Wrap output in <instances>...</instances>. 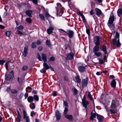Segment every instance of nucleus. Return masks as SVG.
Wrapping results in <instances>:
<instances>
[{"instance_id":"473e14b6","label":"nucleus","mask_w":122,"mask_h":122,"mask_svg":"<svg viewBox=\"0 0 122 122\" xmlns=\"http://www.w3.org/2000/svg\"><path fill=\"white\" fill-rule=\"evenodd\" d=\"M11 77H5V82L7 83H8L11 79Z\"/></svg>"},{"instance_id":"39448f33","label":"nucleus","mask_w":122,"mask_h":122,"mask_svg":"<svg viewBox=\"0 0 122 122\" xmlns=\"http://www.w3.org/2000/svg\"><path fill=\"white\" fill-rule=\"evenodd\" d=\"M23 113L24 115V118L25 119V122H30L29 117L27 116L26 111L24 110L23 111Z\"/></svg>"},{"instance_id":"f3484780","label":"nucleus","mask_w":122,"mask_h":122,"mask_svg":"<svg viewBox=\"0 0 122 122\" xmlns=\"http://www.w3.org/2000/svg\"><path fill=\"white\" fill-rule=\"evenodd\" d=\"M65 117L70 121H72L73 119V116L71 115H65Z\"/></svg>"},{"instance_id":"cd10ccee","label":"nucleus","mask_w":122,"mask_h":122,"mask_svg":"<svg viewBox=\"0 0 122 122\" xmlns=\"http://www.w3.org/2000/svg\"><path fill=\"white\" fill-rule=\"evenodd\" d=\"M11 33V31H8L6 32L5 33L6 36L9 37Z\"/></svg>"},{"instance_id":"c03bdc74","label":"nucleus","mask_w":122,"mask_h":122,"mask_svg":"<svg viewBox=\"0 0 122 122\" xmlns=\"http://www.w3.org/2000/svg\"><path fill=\"white\" fill-rule=\"evenodd\" d=\"M36 115V113L34 111H32L31 112L30 116L31 117H34Z\"/></svg>"},{"instance_id":"13d9d810","label":"nucleus","mask_w":122,"mask_h":122,"mask_svg":"<svg viewBox=\"0 0 122 122\" xmlns=\"http://www.w3.org/2000/svg\"><path fill=\"white\" fill-rule=\"evenodd\" d=\"M99 62L101 64H103L104 63V62L103 61V60L100 59H98Z\"/></svg>"},{"instance_id":"bb28decb","label":"nucleus","mask_w":122,"mask_h":122,"mask_svg":"<svg viewBox=\"0 0 122 122\" xmlns=\"http://www.w3.org/2000/svg\"><path fill=\"white\" fill-rule=\"evenodd\" d=\"M43 65L44 68L46 70H47L49 68V67L48 65V64L45 63H44L43 64Z\"/></svg>"},{"instance_id":"0e129e2a","label":"nucleus","mask_w":122,"mask_h":122,"mask_svg":"<svg viewBox=\"0 0 122 122\" xmlns=\"http://www.w3.org/2000/svg\"><path fill=\"white\" fill-rule=\"evenodd\" d=\"M110 112L112 113L113 114H114V113H115L116 112L114 110V109H111L110 110Z\"/></svg>"},{"instance_id":"e2e57ef3","label":"nucleus","mask_w":122,"mask_h":122,"mask_svg":"<svg viewBox=\"0 0 122 122\" xmlns=\"http://www.w3.org/2000/svg\"><path fill=\"white\" fill-rule=\"evenodd\" d=\"M53 95L54 97H55L57 95V92H52Z\"/></svg>"},{"instance_id":"4d7b16f0","label":"nucleus","mask_w":122,"mask_h":122,"mask_svg":"<svg viewBox=\"0 0 122 122\" xmlns=\"http://www.w3.org/2000/svg\"><path fill=\"white\" fill-rule=\"evenodd\" d=\"M21 116H18L17 117V121L18 122H20L21 120L20 119L21 118Z\"/></svg>"},{"instance_id":"f704fd0d","label":"nucleus","mask_w":122,"mask_h":122,"mask_svg":"<svg viewBox=\"0 0 122 122\" xmlns=\"http://www.w3.org/2000/svg\"><path fill=\"white\" fill-rule=\"evenodd\" d=\"M59 30L60 32L62 34H65V33H66V32L62 29H59Z\"/></svg>"},{"instance_id":"4468645a","label":"nucleus","mask_w":122,"mask_h":122,"mask_svg":"<svg viewBox=\"0 0 122 122\" xmlns=\"http://www.w3.org/2000/svg\"><path fill=\"white\" fill-rule=\"evenodd\" d=\"M51 27H50L47 30V33L48 34H50L52 32V31L54 30V28L51 25Z\"/></svg>"},{"instance_id":"5fc2aeb1","label":"nucleus","mask_w":122,"mask_h":122,"mask_svg":"<svg viewBox=\"0 0 122 122\" xmlns=\"http://www.w3.org/2000/svg\"><path fill=\"white\" fill-rule=\"evenodd\" d=\"M8 62H7L5 64V68L6 70H8Z\"/></svg>"},{"instance_id":"a19ab883","label":"nucleus","mask_w":122,"mask_h":122,"mask_svg":"<svg viewBox=\"0 0 122 122\" xmlns=\"http://www.w3.org/2000/svg\"><path fill=\"white\" fill-rule=\"evenodd\" d=\"M39 16L40 18L44 21H45V17L43 15L41 14L39 15Z\"/></svg>"},{"instance_id":"4c0bfd02","label":"nucleus","mask_w":122,"mask_h":122,"mask_svg":"<svg viewBox=\"0 0 122 122\" xmlns=\"http://www.w3.org/2000/svg\"><path fill=\"white\" fill-rule=\"evenodd\" d=\"M26 21L29 23H30L31 21V19L30 18H26Z\"/></svg>"},{"instance_id":"20e7f679","label":"nucleus","mask_w":122,"mask_h":122,"mask_svg":"<svg viewBox=\"0 0 122 122\" xmlns=\"http://www.w3.org/2000/svg\"><path fill=\"white\" fill-rule=\"evenodd\" d=\"M112 43L114 46H116L117 47H120L121 45L119 38L117 39L114 38L112 40Z\"/></svg>"},{"instance_id":"0eeeda50","label":"nucleus","mask_w":122,"mask_h":122,"mask_svg":"<svg viewBox=\"0 0 122 122\" xmlns=\"http://www.w3.org/2000/svg\"><path fill=\"white\" fill-rule=\"evenodd\" d=\"M100 37L98 36H96L94 37V42L96 45H99L100 44Z\"/></svg>"},{"instance_id":"a18cd8bd","label":"nucleus","mask_w":122,"mask_h":122,"mask_svg":"<svg viewBox=\"0 0 122 122\" xmlns=\"http://www.w3.org/2000/svg\"><path fill=\"white\" fill-rule=\"evenodd\" d=\"M107 72V71H103L102 72H101V75L102 76L103 75V73L104 74H106Z\"/></svg>"},{"instance_id":"8fccbe9b","label":"nucleus","mask_w":122,"mask_h":122,"mask_svg":"<svg viewBox=\"0 0 122 122\" xmlns=\"http://www.w3.org/2000/svg\"><path fill=\"white\" fill-rule=\"evenodd\" d=\"M55 58L53 57H51L49 61L50 62L54 60Z\"/></svg>"},{"instance_id":"58836bf2","label":"nucleus","mask_w":122,"mask_h":122,"mask_svg":"<svg viewBox=\"0 0 122 122\" xmlns=\"http://www.w3.org/2000/svg\"><path fill=\"white\" fill-rule=\"evenodd\" d=\"M63 105L66 106V107L67 108L68 107V104L66 101H63Z\"/></svg>"},{"instance_id":"5701e85b","label":"nucleus","mask_w":122,"mask_h":122,"mask_svg":"<svg viewBox=\"0 0 122 122\" xmlns=\"http://www.w3.org/2000/svg\"><path fill=\"white\" fill-rule=\"evenodd\" d=\"M34 100V99L32 96H29L27 98V100L30 103L32 102Z\"/></svg>"},{"instance_id":"680f3d73","label":"nucleus","mask_w":122,"mask_h":122,"mask_svg":"<svg viewBox=\"0 0 122 122\" xmlns=\"http://www.w3.org/2000/svg\"><path fill=\"white\" fill-rule=\"evenodd\" d=\"M41 41L39 40H38L37 41V44L39 45L41 44Z\"/></svg>"},{"instance_id":"bf43d9fd","label":"nucleus","mask_w":122,"mask_h":122,"mask_svg":"<svg viewBox=\"0 0 122 122\" xmlns=\"http://www.w3.org/2000/svg\"><path fill=\"white\" fill-rule=\"evenodd\" d=\"M31 1L33 3L35 4H37L38 3L37 0H31Z\"/></svg>"},{"instance_id":"9b49d317","label":"nucleus","mask_w":122,"mask_h":122,"mask_svg":"<svg viewBox=\"0 0 122 122\" xmlns=\"http://www.w3.org/2000/svg\"><path fill=\"white\" fill-rule=\"evenodd\" d=\"M66 33L68 34L70 38H71L73 36L74 33L72 30H68L66 32Z\"/></svg>"},{"instance_id":"09e8293b","label":"nucleus","mask_w":122,"mask_h":122,"mask_svg":"<svg viewBox=\"0 0 122 122\" xmlns=\"http://www.w3.org/2000/svg\"><path fill=\"white\" fill-rule=\"evenodd\" d=\"M37 57L39 60L41 61H42V59H41L40 56L38 53L37 56Z\"/></svg>"},{"instance_id":"a878e982","label":"nucleus","mask_w":122,"mask_h":122,"mask_svg":"<svg viewBox=\"0 0 122 122\" xmlns=\"http://www.w3.org/2000/svg\"><path fill=\"white\" fill-rule=\"evenodd\" d=\"M75 79L77 82L79 84L81 83V80L79 77H75Z\"/></svg>"},{"instance_id":"6e6d98bb","label":"nucleus","mask_w":122,"mask_h":122,"mask_svg":"<svg viewBox=\"0 0 122 122\" xmlns=\"http://www.w3.org/2000/svg\"><path fill=\"white\" fill-rule=\"evenodd\" d=\"M45 16L46 17L48 18L50 16V15L48 12H46L45 14Z\"/></svg>"},{"instance_id":"3c124183","label":"nucleus","mask_w":122,"mask_h":122,"mask_svg":"<svg viewBox=\"0 0 122 122\" xmlns=\"http://www.w3.org/2000/svg\"><path fill=\"white\" fill-rule=\"evenodd\" d=\"M86 32L87 34L88 35H90V30L89 29H87L86 30Z\"/></svg>"},{"instance_id":"9d476101","label":"nucleus","mask_w":122,"mask_h":122,"mask_svg":"<svg viewBox=\"0 0 122 122\" xmlns=\"http://www.w3.org/2000/svg\"><path fill=\"white\" fill-rule=\"evenodd\" d=\"M95 113H94L92 112L91 113V117L90 119L91 121H93L94 118H95L96 117V116L98 114L95 112L94 111Z\"/></svg>"},{"instance_id":"864d4df0","label":"nucleus","mask_w":122,"mask_h":122,"mask_svg":"<svg viewBox=\"0 0 122 122\" xmlns=\"http://www.w3.org/2000/svg\"><path fill=\"white\" fill-rule=\"evenodd\" d=\"M5 62V61L4 60H0V65H2Z\"/></svg>"},{"instance_id":"aec40b11","label":"nucleus","mask_w":122,"mask_h":122,"mask_svg":"<svg viewBox=\"0 0 122 122\" xmlns=\"http://www.w3.org/2000/svg\"><path fill=\"white\" fill-rule=\"evenodd\" d=\"M82 103L83 107L85 108H86L87 107V106L89 104L88 102L87 101H85V102H82Z\"/></svg>"},{"instance_id":"423d86ee","label":"nucleus","mask_w":122,"mask_h":122,"mask_svg":"<svg viewBox=\"0 0 122 122\" xmlns=\"http://www.w3.org/2000/svg\"><path fill=\"white\" fill-rule=\"evenodd\" d=\"M74 54L71 52L70 53H68L67 55V57L66 60L67 61H69L71 59H73Z\"/></svg>"},{"instance_id":"e433bc0d","label":"nucleus","mask_w":122,"mask_h":122,"mask_svg":"<svg viewBox=\"0 0 122 122\" xmlns=\"http://www.w3.org/2000/svg\"><path fill=\"white\" fill-rule=\"evenodd\" d=\"M16 28L18 30H22L24 29V27L22 25H20L17 27Z\"/></svg>"},{"instance_id":"a211bd4d","label":"nucleus","mask_w":122,"mask_h":122,"mask_svg":"<svg viewBox=\"0 0 122 122\" xmlns=\"http://www.w3.org/2000/svg\"><path fill=\"white\" fill-rule=\"evenodd\" d=\"M32 11L29 10H26L25 12V14L30 17H31L32 16Z\"/></svg>"},{"instance_id":"412c9836","label":"nucleus","mask_w":122,"mask_h":122,"mask_svg":"<svg viewBox=\"0 0 122 122\" xmlns=\"http://www.w3.org/2000/svg\"><path fill=\"white\" fill-rule=\"evenodd\" d=\"M41 56L44 62H46L47 61L46 56V55L44 54H42Z\"/></svg>"},{"instance_id":"052dcab7","label":"nucleus","mask_w":122,"mask_h":122,"mask_svg":"<svg viewBox=\"0 0 122 122\" xmlns=\"http://www.w3.org/2000/svg\"><path fill=\"white\" fill-rule=\"evenodd\" d=\"M11 88L10 87H8L6 89V91L7 92H9L10 91Z\"/></svg>"},{"instance_id":"7ed1b4c3","label":"nucleus","mask_w":122,"mask_h":122,"mask_svg":"<svg viewBox=\"0 0 122 122\" xmlns=\"http://www.w3.org/2000/svg\"><path fill=\"white\" fill-rule=\"evenodd\" d=\"M98 45H96L95 46L93 49V51L94 54L97 56L99 57L101 55V53L100 52H97L99 50V47Z\"/></svg>"},{"instance_id":"c756f323","label":"nucleus","mask_w":122,"mask_h":122,"mask_svg":"<svg viewBox=\"0 0 122 122\" xmlns=\"http://www.w3.org/2000/svg\"><path fill=\"white\" fill-rule=\"evenodd\" d=\"M10 92H11L13 94H15L17 93V90L15 89H12L11 90Z\"/></svg>"},{"instance_id":"6ab92c4d","label":"nucleus","mask_w":122,"mask_h":122,"mask_svg":"<svg viewBox=\"0 0 122 122\" xmlns=\"http://www.w3.org/2000/svg\"><path fill=\"white\" fill-rule=\"evenodd\" d=\"M116 107V103L114 100H112L111 106V108H114Z\"/></svg>"},{"instance_id":"6e6552de","label":"nucleus","mask_w":122,"mask_h":122,"mask_svg":"<svg viewBox=\"0 0 122 122\" xmlns=\"http://www.w3.org/2000/svg\"><path fill=\"white\" fill-rule=\"evenodd\" d=\"M88 79L87 77L85 79H83L82 80V84L83 87H86L87 85L88 82Z\"/></svg>"},{"instance_id":"ea45409f","label":"nucleus","mask_w":122,"mask_h":122,"mask_svg":"<svg viewBox=\"0 0 122 122\" xmlns=\"http://www.w3.org/2000/svg\"><path fill=\"white\" fill-rule=\"evenodd\" d=\"M34 99L35 100L38 101L39 100V98L37 95H35L34 96Z\"/></svg>"},{"instance_id":"dca6fc26","label":"nucleus","mask_w":122,"mask_h":122,"mask_svg":"<svg viewBox=\"0 0 122 122\" xmlns=\"http://www.w3.org/2000/svg\"><path fill=\"white\" fill-rule=\"evenodd\" d=\"M116 82L115 80H112L111 83V86L113 88H115L116 87Z\"/></svg>"},{"instance_id":"f03ea898","label":"nucleus","mask_w":122,"mask_h":122,"mask_svg":"<svg viewBox=\"0 0 122 122\" xmlns=\"http://www.w3.org/2000/svg\"><path fill=\"white\" fill-rule=\"evenodd\" d=\"M57 7H56V9L57 12V14L59 16L62 15V14L63 13V11L62 10H61V13H59V10L60 9H61L62 8L61 5L60 3H57Z\"/></svg>"},{"instance_id":"f257e3e1","label":"nucleus","mask_w":122,"mask_h":122,"mask_svg":"<svg viewBox=\"0 0 122 122\" xmlns=\"http://www.w3.org/2000/svg\"><path fill=\"white\" fill-rule=\"evenodd\" d=\"M114 20V16L112 13H111L107 24L111 30L113 32V35H114L115 31H114V25L113 24Z\"/></svg>"},{"instance_id":"7c9ffc66","label":"nucleus","mask_w":122,"mask_h":122,"mask_svg":"<svg viewBox=\"0 0 122 122\" xmlns=\"http://www.w3.org/2000/svg\"><path fill=\"white\" fill-rule=\"evenodd\" d=\"M37 46L36 43L35 42H33L32 43L31 47L33 48H36Z\"/></svg>"},{"instance_id":"338daca9","label":"nucleus","mask_w":122,"mask_h":122,"mask_svg":"<svg viewBox=\"0 0 122 122\" xmlns=\"http://www.w3.org/2000/svg\"><path fill=\"white\" fill-rule=\"evenodd\" d=\"M25 99H26L28 97V94L27 93H26L25 94Z\"/></svg>"},{"instance_id":"79ce46f5","label":"nucleus","mask_w":122,"mask_h":122,"mask_svg":"<svg viewBox=\"0 0 122 122\" xmlns=\"http://www.w3.org/2000/svg\"><path fill=\"white\" fill-rule=\"evenodd\" d=\"M119 33L117 32H116V34L115 35V38H116L118 39V38H119Z\"/></svg>"},{"instance_id":"2f4dec72","label":"nucleus","mask_w":122,"mask_h":122,"mask_svg":"<svg viewBox=\"0 0 122 122\" xmlns=\"http://www.w3.org/2000/svg\"><path fill=\"white\" fill-rule=\"evenodd\" d=\"M46 45L49 47L51 46V43L50 41L49 40H46Z\"/></svg>"},{"instance_id":"1a4fd4ad","label":"nucleus","mask_w":122,"mask_h":122,"mask_svg":"<svg viewBox=\"0 0 122 122\" xmlns=\"http://www.w3.org/2000/svg\"><path fill=\"white\" fill-rule=\"evenodd\" d=\"M56 116L57 121L60 120L61 118V113L59 111L56 110L55 112Z\"/></svg>"},{"instance_id":"72a5a7b5","label":"nucleus","mask_w":122,"mask_h":122,"mask_svg":"<svg viewBox=\"0 0 122 122\" xmlns=\"http://www.w3.org/2000/svg\"><path fill=\"white\" fill-rule=\"evenodd\" d=\"M68 111V109L66 107H65L64 111V116L66 115V114L67 113Z\"/></svg>"},{"instance_id":"49530a36","label":"nucleus","mask_w":122,"mask_h":122,"mask_svg":"<svg viewBox=\"0 0 122 122\" xmlns=\"http://www.w3.org/2000/svg\"><path fill=\"white\" fill-rule=\"evenodd\" d=\"M46 69H45V68H43L40 71L42 73H44L46 72Z\"/></svg>"},{"instance_id":"2eb2a0df","label":"nucleus","mask_w":122,"mask_h":122,"mask_svg":"<svg viewBox=\"0 0 122 122\" xmlns=\"http://www.w3.org/2000/svg\"><path fill=\"white\" fill-rule=\"evenodd\" d=\"M102 51L104 53L105 55H107V54L106 47L105 44H104L102 46Z\"/></svg>"},{"instance_id":"c9c22d12","label":"nucleus","mask_w":122,"mask_h":122,"mask_svg":"<svg viewBox=\"0 0 122 122\" xmlns=\"http://www.w3.org/2000/svg\"><path fill=\"white\" fill-rule=\"evenodd\" d=\"M88 97L90 100L92 101L93 100L92 96L91 95L90 93L89 92L88 93Z\"/></svg>"},{"instance_id":"de8ad7c7","label":"nucleus","mask_w":122,"mask_h":122,"mask_svg":"<svg viewBox=\"0 0 122 122\" xmlns=\"http://www.w3.org/2000/svg\"><path fill=\"white\" fill-rule=\"evenodd\" d=\"M16 34L21 35H22L23 34V33L22 32L19 30H17V31Z\"/></svg>"},{"instance_id":"774afa93","label":"nucleus","mask_w":122,"mask_h":122,"mask_svg":"<svg viewBox=\"0 0 122 122\" xmlns=\"http://www.w3.org/2000/svg\"><path fill=\"white\" fill-rule=\"evenodd\" d=\"M77 14L78 15H80L81 16H82L83 15L80 11H79V12H77Z\"/></svg>"},{"instance_id":"b1692460","label":"nucleus","mask_w":122,"mask_h":122,"mask_svg":"<svg viewBox=\"0 0 122 122\" xmlns=\"http://www.w3.org/2000/svg\"><path fill=\"white\" fill-rule=\"evenodd\" d=\"M97 118L98 119L99 121V122L102 121L103 118V117L98 114L97 115Z\"/></svg>"},{"instance_id":"ddd939ff","label":"nucleus","mask_w":122,"mask_h":122,"mask_svg":"<svg viewBox=\"0 0 122 122\" xmlns=\"http://www.w3.org/2000/svg\"><path fill=\"white\" fill-rule=\"evenodd\" d=\"M28 48L27 47H25L24 49V51L23 53V56L24 57H25L27 55Z\"/></svg>"},{"instance_id":"603ef678","label":"nucleus","mask_w":122,"mask_h":122,"mask_svg":"<svg viewBox=\"0 0 122 122\" xmlns=\"http://www.w3.org/2000/svg\"><path fill=\"white\" fill-rule=\"evenodd\" d=\"M18 81L19 83H20L22 82V80L19 77H18Z\"/></svg>"},{"instance_id":"f8f14e48","label":"nucleus","mask_w":122,"mask_h":122,"mask_svg":"<svg viewBox=\"0 0 122 122\" xmlns=\"http://www.w3.org/2000/svg\"><path fill=\"white\" fill-rule=\"evenodd\" d=\"M95 10L96 12V14L99 17L102 15V12L100 9L96 8L95 9Z\"/></svg>"},{"instance_id":"69168bd1","label":"nucleus","mask_w":122,"mask_h":122,"mask_svg":"<svg viewBox=\"0 0 122 122\" xmlns=\"http://www.w3.org/2000/svg\"><path fill=\"white\" fill-rule=\"evenodd\" d=\"M32 104L33 106L32 107H30V108L31 109H33L35 108V104H34V103H32Z\"/></svg>"},{"instance_id":"c85d7f7f","label":"nucleus","mask_w":122,"mask_h":122,"mask_svg":"<svg viewBox=\"0 0 122 122\" xmlns=\"http://www.w3.org/2000/svg\"><path fill=\"white\" fill-rule=\"evenodd\" d=\"M72 90L75 95L77 94L78 92V91L75 87H73L72 88Z\"/></svg>"},{"instance_id":"393cba45","label":"nucleus","mask_w":122,"mask_h":122,"mask_svg":"<svg viewBox=\"0 0 122 122\" xmlns=\"http://www.w3.org/2000/svg\"><path fill=\"white\" fill-rule=\"evenodd\" d=\"M78 69L79 71L81 72L84 71H85V69L84 67L83 66H79Z\"/></svg>"},{"instance_id":"37998d69","label":"nucleus","mask_w":122,"mask_h":122,"mask_svg":"<svg viewBox=\"0 0 122 122\" xmlns=\"http://www.w3.org/2000/svg\"><path fill=\"white\" fill-rule=\"evenodd\" d=\"M28 68V66H24L22 68V70L23 71H24L26 70Z\"/></svg>"},{"instance_id":"4be33fe9","label":"nucleus","mask_w":122,"mask_h":122,"mask_svg":"<svg viewBox=\"0 0 122 122\" xmlns=\"http://www.w3.org/2000/svg\"><path fill=\"white\" fill-rule=\"evenodd\" d=\"M117 13L118 16H121L122 15V9H119L117 11Z\"/></svg>"}]
</instances>
